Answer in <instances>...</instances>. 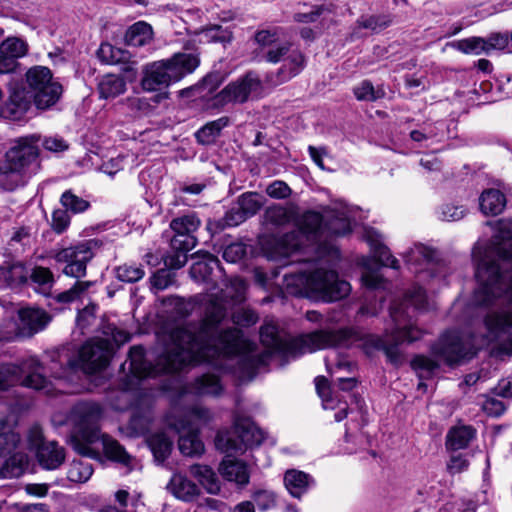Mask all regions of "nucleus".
Segmentation results:
<instances>
[{
    "instance_id": "obj_1",
    "label": "nucleus",
    "mask_w": 512,
    "mask_h": 512,
    "mask_svg": "<svg viewBox=\"0 0 512 512\" xmlns=\"http://www.w3.org/2000/svg\"><path fill=\"white\" fill-rule=\"evenodd\" d=\"M227 306L211 297L199 327H177L169 335V343L157 364L147 363L144 349L135 346L129 352V370L137 378L175 372L187 365L208 363L216 368L233 369L240 379H251L259 363L254 344L243 338L240 330L226 328Z\"/></svg>"
},
{
    "instance_id": "obj_2",
    "label": "nucleus",
    "mask_w": 512,
    "mask_h": 512,
    "mask_svg": "<svg viewBox=\"0 0 512 512\" xmlns=\"http://www.w3.org/2000/svg\"><path fill=\"white\" fill-rule=\"evenodd\" d=\"M357 214V208L348 207L343 202L335 203L327 216L328 223L323 227L319 213L306 212L298 220L297 231L275 241L269 255L275 260L288 257L301 247L311 246L318 254L315 263H305L284 275L283 284L288 293L324 302L340 300L350 293V284L339 279L334 269L325 267L326 262L334 263L339 258L338 249L325 239L330 234L350 232Z\"/></svg>"
},
{
    "instance_id": "obj_3",
    "label": "nucleus",
    "mask_w": 512,
    "mask_h": 512,
    "mask_svg": "<svg viewBox=\"0 0 512 512\" xmlns=\"http://www.w3.org/2000/svg\"><path fill=\"white\" fill-rule=\"evenodd\" d=\"M512 220L496 223V232L489 247L477 244L473 249L475 276L479 283L475 297L481 304L505 296L512 302ZM485 325L492 338L512 329V309L491 312Z\"/></svg>"
},
{
    "instance_id": "obj_4",
    "label": "nucleus",
    "mask_w": 512,
    "mask_h": 512,
    "mask_svg": "<svg viewBox=\"0 0 512 512\" xmlns=\"http://www.w3.org/2000/svg\"><path fill=\"white\" fill-rule=\"evenodd\" d=\"M72 418L75 425L70 442L78 454L98 458L102 449L108 458L128 463L129 456L125 449L109 436L101 434L98 426L101 408L98 404H78L73 410Z\"/></svg>"
},
{
    "instance_id": "obj_5",
    "label": "nucleus",
    "mask_w": 512,
    "mask_h": 512,
    "mask_svg": "<svg viewBox=\"0 0 512 512\" xmlns=\"http://www.w3.org/2000/svg\"><path fill=\"white\" fill-rule=\"evenodd\" d=\"M265 440V432L250 418L236 416L233 430H221L215 438L216 448L228 456L219 465L220 475L240 487L249 483L250 472L245 462L231 459L230 455L241 453L248 446L259 445Z\"/></svg>"
},
{
    "instance_id": "obj_6",
    "label": "nucleus",
    "mask_w": 512,
    "mask_h": 512,
    "mask_svg": "<svg viewBox=\"0 0 512 512\" xmlns=\"http://www.w3.org/2000/svg\"><path fill=\"white\" fill-rule=\"evenodd\" d=\"M409 305L418 310L426 308L427 297L421 287H413L402 303L391 306L390 317L394 323L391 333L386 332L383 338L368 335L363 339L362 345L367 353L372 349H381L392 361H396L393 350L397 345L412 342L421 337L422 331L414 325L412 316L407 311Z\"/></svg>"
},
{
    "instance_id": "obj_7",
    "label": "nucleus",
    "mask_w": 512,
    "mask_h": 512,
    "mask_svg": "<svg viewBox=\"0 0 512 512\" xmlns=\"http://www.w3.org/2000/svg\"><path fill=\"white\" fill-rule=\"evenodd\" d=\"M199 63L195 53H176L169 59L152 62L143 69L141 87L147 92L160 91L191 74Z\"/></svg>"
},
{
    "instance_id": "obj_8",
    "label": "nucleus",
    "mask_w": 512,
    "mask_h": 512,
    "mask_svg": "<svg viewBox=\"0 0 512 512\" xmlns=\"http://www.w3.org/2000/svg\"><path fill=\"white\" fill-rule=\"evenodd\" d=\"M211 419V412L201 405H195L187 410L181 419H176L174 416L168 418L169 426L179 433L178 446L183 455L194 457L204 453L205 447L199 438V429L195 424H205Z\"/></svg>"
},
{
    "instance_id": "obj_9",
    "label": "nucleus",
    "mask_w": 512,
    "mask_h": 512,
    "mask_svg": "<svg viewBox=\"0 0 512 512\" xmlns=\"http://www.w3.org/2000/svg\"><path fill=\"white\" fill-rule=\"evenodd\" d=\"M41 364L35 357L21 362V365L2 364L0 366V390H4L16 383L35 390L43 391L47 395L53 394L52 384L41 374Z\"/></svg>"
},
{
    "instance_id": "obj_10",
    "label": "nucleus",
    "mask_w": 512,
    "mask_h": 512,
    "mask_svg": "<svg viewBox=\"0 0 512 512\" xmlns=\"http://www.w3.org/2000/svg\"><path fill=\"white\" fill-rule=\"evenodd\" d=\"M111 356L112 344L108 339L89 341L82 346L77 359H68V366L55 372V378H69L70 372L78 369L86 374L95 373L108 365Z\"/></svg>"
},
{
    "instance_id": "obj_11",
    "label": "nucleus",
    "mask_w": 512,
    "mask_h": 512,
    "mask_svg": "<svg viewBox=\"0 0 512 512\" xmlns=\"http://www.w3.org/2000/svg\"><path fill=\"white\" fill-rule=\"evenodd\" d=\"M26 81L36 106L47 109L54 105L62 94V86L53 79L51 71L44 66H35L26 73Z\"/></svg>"
},
{
    "instance_id": "obj_12",
    "label": "nucleus",
    "mask_w": 512,
    "mask_h": 512,
    "mask_svg": "<svg viewBox=\"0 0 512 512\" xmlns=\"http://www.w3.org/2000/svg\"><path fill=\"white\" fill-rule=\"evenodd\" d=\"M99 242L95 239L86 240L75 246L59 250L54 258L58 263H65L63 273L73 278H81L86 274L87 263L93 258Z\"/></svg>"
},
{
    "instance_id": "obj_13",
    "label": "nucleus",
    "mask_w": 512,
    "mask_h": 512,
    "mask_svg": "<svg viewBox=\"0 0 512 512\" xmlns=\"http://www.w3.org/2000/svg\"><path fill=\"white\" fill-rule=\"evenodd\" d=\"M39 137L30 135L16 140L5 154L4 161L0 163V177L15 174L24 168L38 155Z\"/></svg>"
},
{
    "instance_id": "obj_14",
    "label": "nucleus",
    "mask_w": 512,
    "mask_h": 512,
    "mask_svg": "<svg viewBox=\"0 0 512 512\" xmlns=\"http://www.w3.org/2000/svg\"><path fill=\"white\" fill-rule=\"evenodd\" d=\"M261 82L254 73H247L245 76L228 84L213 97V107L224 106L229 103H243L251 95L258 94Z\"/></svg>"
},
{
    "instance_id": "obj_15",
    "label": "nucleus",
    "mask_w": 512,
    "mask_h": 512,
    "mask_svg": "<svg viewBox=\"0 0 512 512\" xmlns=\"http://www.w3.org/2000/svg\"><path fill=\"white\" fill-rule=\"evenodd\" d=\"M434 257L435 252L422 244H415L404 255L406 264L419 280L438 277L443 270V264L436 262Z\"/></svg>"
},
{
    "instance_id": "obj_16",
    "label": "nucleus",
    "mask_w": 512,
    "mask_h": 512,
    "mask_svg": "<svg viewBox=\"0 0 512 512\" xmlns=\"http://www.w3.org/2000/svg\"><path fill=\"white\" fill-rule=\"evenodd\" d=\"M266 60L270 63L282 62L277 73V83H283L299 74L304 68V57L291 45H281L276 50L270 49L266 54Z\"/></svg>"
},
{
    "instance_id": "obj_17",
    "label": "nucleus",
    "mask_w": 512,
    "mask_h": 512,
    "mask_svg": "<svg viewBox=\"0 0 512 512\" xmlns=\"http://www.w3.org/2000/svg\"><path fill=\"white\" fill-rule=\"evenodd\" d=\"M351 337L350 330L317 331L303 335L298 342L301 353H312L333 346L348 345Z\"/></svg>"
},
{
    "instance_id": "obj_18",
    "label": "nucleus",
    "mask_w": 512,
    "mask_h": 512,
    "mask_svg": "<svg viewBox=\"0 0 512 512\" xmlns=\"http://www.w3.org/2000/svg\"><path fill=\"white\" fill-rule=\"evenodd\" d=\"M31 448L37 449V458L40 465L47 470L58 468L65 459L64 450L56 442H43L39 427H33L28 436Z\"/></svg>"
},
{
    "instance_id": "obj_19",
    "label": "nucleus",
    "mask_w": 512,
    "mask_h": 512,
    "mask_svg": "<svg viewBox=\"0 0 512 512\" xmlns=\"http://www.w3.org/2000/svg\"><path fill=\"white\" fill-rule=\"evenodd\" d=\"M200 226V220L189 214L172 220L170 227L177 234L171 241L173 248H181L189 251L196 245L194 237L190 236Z\"/></svg>"
},
{
    "instance_id": "obj_20",
    "label": "nucleus",
    "mask_w": 512,
    "mask_h": 512,
    "mask_svg": "<svg viewBox=\"0 0 512 512\" xmlns=\"http://www.w3.org/2000/svg\"><path fill=\"white\" fill-rule=\"evenodd\" d=\"M232 40V31L220 25H210L194 32L184 43L185 50H195L198 44H227Z\"/></svg>"
},
{
    "instance_id": "obj_21",
    "label": "nucleus",
    "mask_w": 512,
    "mask_h": 512,
    "mask_svg": "<svg viewBox=\"0 0 512 512\" xmlns=\"http://www.w3.org/2000/svg\"><path fill=\"white\" fill-rule=\"evenodd\" d=\"M433 352L449 364L456 363L470 354L463 348L461 338L456 332H448L443 335L439 343L433 348Z\"/></svg>"
},
{
    "instance_id": "obj_22",
    "label": "nucleus",
    "mask_w": 512,
    "mask_h": 512,
    "mask_svg": "<svg viewBox=\"0 0 512 512\" xmlns=\"http://www.w3.org/2000/svg\"><path fill=\"white\" fill-rule=\"evenodd\" d=\"M18 334L31 336L42 330L50 321L49 315L42 309L26 307L18 311Z\"/></svg>"
},
{
    "instance_id": "obj_23",
    "label": "nucleus",
    "mask_w": 512,
    "mask_h": 512,
    "mask_svg": "<svg viewBox=\"0 0 512 512\" xmlns=\"http://www.w3.org/2000/svg\"><path fill=\"white\" fill-rule=\"evenodd\" d=\"M364 238L371 248L373 258L382 266L399 268L398 260L391 255L389 249L382 243L381 235L372 228H366Z\"/></svg>"
},
{
    "instance_id": "obj_24",
    "label": "nucleus",
    "mask_w": 512,
    "mask_h": 512,
    "mask_svg": "<svg viewBox=\"0 0 512 512\" xmlns=\"http://www.w3.org/2000/svg\"><path fill=\"white\" fill-rule=\"evenodd\" d=\"M169 492L185 502L194 500L200 494V488L185 474L174 473L167 485Z\"/></svg>"
},
{
    "instance_id": "obj_25",
    "label": "nucleus",
    "mask_w": 512,
    "mask_h": 512,
    "mask_svg": "<svg viewBox=\"0 0 512 512\" xmlns=\"http://www.w3.org/2000/svg\"><path fill=\"white\" fill-rule=\"evenodd\" d=\"M16 424V416L0 415V455L11 454L19 443V436L13 431Z\"/></svg>"
},
{
    "instance_id": "obj_26",
    "label": "nucleus",
    "mask_w": 512,
    "mask_h": 512,
    "mask_svg": "<svg viewBox=\"0 0 512 512\" xmlns=\"http://www.w3.org/2000/svg\"><path fill=\"white\" fill-rule=\"evenodd\" d=\"M189 472L207 493L217 495L220 492L221 483L214 470L208 465L194 464L190 466Z\"/></svg>"
},
{
    "instance_id": "obj_27",
    "label": "nucleus",
    "mask_w": 512,
    "mask_h": 512,
    "mask_svg": "<svg viewBox=\"0 0 512 512\" xmlns=\"http://www.w3.org/2000/svg\"><path fill=\"white\" fill-rule=\"evenodd\" d=\"M314 484L313 478L300 470H287L284 475V485L295 498H300Z\"/></svg>"
},
{
    "instance_id": "obj_28",
    "label": "nucleus",
    "mask_w": 512,
    "mask_h": 512,
    "mask_svg": "<svg viewBox=\"0 0 512 512\" xmlns=\"http://www.w3.org/2000/svg\"><path fill=\"white\" fill-rule=\"evenodd\" d=\"M29 107V101L23 93L14 91L0 109V117L8 120H20Z\"/></svg>"
},
{
    "instance_id": "obj_29",
    "label": "nucleus",
    "mask_w": 512,
    "mask_h": 512,
    "mask_svg": "<svg viewBox=\"0 0 512 512\" xmlns=\"http://www.w3.org/2000/svg\"><path fill=\"white\" fill-rule=\"evenodd\" d=\"M193 257L199 258L190 269L192 278L197 281H207L215 268H219V260L208 252L198 251Z\"/></svg>"
},
{
    "instance_id": "obj_30",
    "label": "nucleus",
    "mask_w": 512,
    "mask_h": 512,
    "mask_svg": "<svg viewBox=\"0 0 512 512\" xmlns=\"http://www.w3.org/2000/svg\"><path fill=\"white\" fill-rule=\"evenodd\" d=\"M126 82L122 76L108 74L98 84L100 98L113 99L126 91Z\"/></svg>"
},
{
    "instance_id": "obj_31",
    "label": "nucleus",
    "mask_w": 512,
    "mask_h": 512,
    "mask_svg": "<svg viewBox=\"0 0 512 512\" xmlns=\"http://www.w3.org/2000/svg\"><path fill=\"white\" fill-rule=\"evenodd\" d=\"M153 39L151 25L144 21L134 23L125 33V42L131 46H144Z\"/></svg>"
},
{
    "instance_id": "obj_32",
    "label": "nucleus",
    "mask_w": 512,
    "mask_h": 512,
    "mask_svg": "<svg viewBox=\"0 0 512 512\" xmlns=\"http://www.w3.org/2000/svg\"><path fill=\"white\" fill-rule=\"evenodd\" d=\"M505 204L504 195L499 190L489 189L480 196V208L485 215L501 213Z\"/></svg>"
},
{
    "instance_id": "obj_33",
    "label": "nucleus",
    "mask_w": 512,
    "mask_h": 512,
    "mask_svg": "<svg viewBox=\"0 0 512 512\" xmlns=\"http://www.w3.org/2000/svg\"><path fill=\"white\" fill-rule=\"evenodd\" d=\"M475 435L471 426H457L452 428L447 435V446L453 450L465 448Z\"/></svg>"
},
{
    "instance_id": "obj_34",
    "label": "nucleus",
    "mask_w": 512,
    "mask_h": 512,
    "mask_svg": "<svg viewBox=\"0 0 512 512\" xmlns=\"http://www.w3.org/2000/svg\"><path fill=\"white\" fill-rule=\"evenodd\" d=\"M93 474V467L87 460H73L67 470V479L76 484L87 482Z\"/></svg>"
},
{
    "instance_id": "obj_35",
    "label": "nucleus",
    "mask_w": 512,
    "mask_h": 512,
    "mask_svg": "<svg viewBox=\"0 0 512 512\" xmlns=\"http://www.w3.org/2000/svg\"><path fill=\"white\" fill-rule=\"evenodd\" d=\"M148 445L158 462H163L172 450V441L163 432L151 435Z\"/></svg>"
},
{
    "instance_id": "obj_36",
    "label": "nucleus",
    "mask_w": 512,
    "mask_h": 512,
    "mask_svg": "<svg viewBox=\"0 0 512 512\" xmlns=\"http://www.w3.org/2000/svg\"><path fill=\"white\" fill-rule=\"evenodd\" d=\"M229 123L227 117H221L215 121L207 123L196 132L197 140L202 144H211L220 135V132Z\"/></svg>"
},
{
    "instance_id": "obj_37",
    "label": "nucleus",
    "mask_w": 512,
    "mask_h": 512,
    "mask_svg": "<svg viewBox=\"0 0 512 512\" xmlns=\"http://www.w3.org/2000/svg\"><path fill=\"white\" fill-rule=\"evenodd\" d=\"M28 465V458L24 454L12 455L0 469L3 478H16L21 476Z\"/></svg>"
},
{
    "instance_id": "obj_38",
    "label": "nucleus",
    "mask_w": 512,
    "mask_h": 512,
    "mask_svg": "<svg viewBox=\"0 0 512 512\" xmlns=\"http://www.w3.org/2000/svg\"><path fill=\"white\" fill-rule=\"evenodd\" d=\"M28 43L20 37H8L0 43V53L14 58L16 61L28 53Z\"/></svg>"
},
{
    "instance_id": "obj_39",
    "label": "nucleus",
    "mask_w": 512,
    "mask_h": 512,
    "mask_svg": "<svg viewBox=\"0 0 512 512\" xmlns=\"http://www.w3.org/2000/svg\"><path fill=\"white\" fill-rule=\"evenodd\" d=\"M264 197L255 192H248L241 195L238 199L239 208L248 216L255 215L264 205Z\"/></svg>"
},
{
    "instance_id": "obj_40",
    "label": "nucleus",
    "mask_w": 512,
    "mask_h": 512,
    "mask_svg": "<svg viewBox=\"0 0 512 512\" xmlns=\"http://www.w3.org/2000/svg\"><path fill=\"white\" fill-rule=\"evenodd\" d=\"M194 390L200 395H218L222 385L217 376L206 374L196 380Z\"/></svg>"
},
{
    "instance_id": "obj_41",
    "label": "nucleus",
    "mask_w": 512,
    "mask_h": 512,
    "mask_svg": "<svg viewBox=\"0 0 512 512\" xmlns=\"http://www.w3.org/2000/svg\"><path fill=\"white\" fill-rule=\"evenodd\" d=\"M281 34L278 30H260L255 35V42L262 47L263 49H266V53L270 49H277L281 45H289L288 43H282L281 41Z\"/></svg>"
},
{
    "instance_id": "obj_42",
    "label": "nucleus",
    "mask_w": 512,
    "mask_h": 512,
    "mask_svg": "<svg viewBox=\"0 0 512 512\" xmlns=\"http://www.w3.org/2000/svg\"><path fill=\"white\" fill-rule=\"evenodd\" d=\"M31 281L37 285L39 291L47 294L54 283V277L50 269L45 267H35L30 274Z\"/></svg>"
},
{
    "instance_id": "obj_43",
    "label": "nucleus",
    "mask_w": 512,
    "mask_h": 512,
    "mask_svg": "<svg viewBox=\"0 0 512 512\" xmlns=\"http://www.w3.org/2000/svg\"><path fill=\"white\" fill-rule=\"evenodd\" d=\"M98 58L106 64H117L127 58V53L109 43H102L97 51Z\"/></svg>"
},
{
    "instance_id": "obj_44",
    "label": "nucleus",
    "mask_w": 512,
    "mask_h": 512,
    "mask_svg": "<svg viewBox=\"0 0 512 512\" xmlns=\"http://www.w3.org/2000/svg\"><path fill=\"white\" fill-rule=\"evenodd\" d=\"M456 48L465 54L487 55L485 38L482 37H470L460 40L456 43Z\"/></svg>"
},
{
    "instance_id": "obj_45",
    "label": "nucleus",
    "mask_w": 512,
    "mask_h": 512,
    "mask_svg": "<svg viewBox=\"0 0 512 512\" xmlns=\"http://www.w3.org/2000/svg\"><path fill=\"white\" fill-rule=\"evenodd\" d=\"M369 259H363L362 266L364 271L362 273V283L368 289H379L384 287V280L379 274L378 269H372Z\"/></svg>"
},
{
    "instance_id": "obj_46",
    "label": "nucleus",
    "mask_w": 512,
    "mask_h": 512,
    "mask_svg": "<svg viewBox=\"0 0 512 512\" xmlns=\"http://www.w3.org/2000/svg\"><path fill=\"white\" fill-rule=\"evenodd\" d=\"M315 385L317 393L322 399V405L324 409H335L339 407V403H336L334 398L331 396V390L325 377H317L315 379Z\"/></svg>"
},
{
    "instance_id": "obj_47",
    "label": "nucleus",
    "mask_w": 512,
    "mask_h": 512,
    "mask_svg": "<svg viewBox=\"0 0 512 512\" xmlns=\"http://www.w3.org/2000/svg\"><path fill=\"white\" fill-rule=\"evenodd\" d=\"M61 203L73 213H81L89 207V203L83 198L78 197L71 191H66L61 196Z\"/></svg>"
},
{
    "instance_id": "obj_48",
    "label": "nucleus",
    "mask_w": 512,
    "mask_h": 512,
    "mask_svg": "<svg viewBox=\"0 0 512 512\" xmlns=\"http://www.w3.org/2000/svg\"><path fill=\"white\" fill-rule=\"evenodd\" d=\"M412 366L418 372L420 378H425L431 375L438 368L439 364L429 357L417 356L412 361Z\"/></svg>"
},
{
    "instance_id": "obj_49",
    "label": "nucleus",
    "mask_w": 512,
    "mask_h": 512,
    "mask_svg": "<svg viewBox=\"0 0 512 512\" xmlns=\"http://www.w3.org/2000/svg\"><path fill=\"white\" fill-rule=\"evenodd\" d=\"M354 95L361 101H374L382 97L383 92L381 90H375L369 81H363L354 88Z\"/></svg>"
},
{
    "instance_id": "obj_50",
    "label": "nucleus",
    "mask_w": 512,
    "mask_h": 512,
    "mask_svg": "<svg viewBox=\"0 0 512 512\" xmlns=\"http://www.w3.org/2000/svg\"><path fill=\"white\" fill-rule=\"evenodd\" d=\"M116 276L124 282H136L143 278L144 271L138 266L125 264L117 268Z\"/></svg>"
},
{
    "instance_id": "obj_51",
    "label": "nucleus",
    "mask_w": 512,
    "mask_h": 512,
    "mask_svg": "<svg viewBox=\"0 0 512 512\" xmlns=\"http://www.w3.org/2000/svg\"><path fill=\"white\" fill-rule=\"evenodd\" d=\"M89 281H77L72 288L57 296L59 302H71L79 298L91 286Z\"/></svg>"
},
{
    "instance_id": "obj_52",
    "label": "nucleus",
    "mask_w": 512,
    "mask_h": 512,
    "mask_svg": "<svg viewBox=\"0 0 512 512\" xmlns=\"http://www.w3.org/2000/svg\"><path fill=\"white\" fill-rule=\"evenodd\" d=\"M260 338L262 343L268 348L277 349L280 346L277 328L273 324H266L261 328Z\"/></svg>"
},
{
    "instance_id": "obj_53",
    "label": "nucleus",
    "mask_w": 512,
    "mask_h": 512,
    "mask_svg": "<svg viewBox=\"0 0 512 512\" xmlns=\"http://www.w3.org/2000/svg\"><path fill=\"white\" fill-rule=\"evenodd\" d=\"M291 192L290 187L281 180H275L266 187L267 195L274 199H286Z\"/></svg>"
},
{
    "instance_id": "obj_54",
    "label": "nucleus",
    "mask_w": 512,
    "mask_h": 512,
    "mask_svg": "<svg viewBox=\"0 0 512 512\" xmlns=\"http://www.w3.org/2000/svg\"><path fill=\"white\" fill-rule=\"evenodd\" d=\"M252 498L261 510L274 507L276 502L275 494L269 490H257L252 494Z\"/></svg>"
},
{
    "instance_id": "obj_55",
    "label": "nucleus",
    "mask_w": 512,
    "mask_h": 512,
    "mask_svg": "<svg viewBox=\"0 0 512 512\" xmlns=\"http://www.w3.org/2000/svg\"><path fill=\"white\" fill-rule=\"evenodd\" d=\"M126 104L135 114H146L152 108L149 99L146 97H128Z\"/></svg>"
},
{
    "instance_id": "obj_56",
    "label": "nucleus",
    "mask_w": 512,
    "mask_h": 512,
    "mask_svg": "<svg viewBox=\"0 0 512 512\" xmlns=\"http://www.w3.org/2000/svg\"><path fill=\"white\" fill-rule=\"evenodd\" d=\"M246 288V282L239 277H235L230 280V283L227 286V294H229L232 300L241 301L243 299Z\"/></svg>"
},
{
    "instance_id": "obj_57",
    "label": "nucleus",
    "mask_w": 512,
    "mask_h": 512,
    "mask_svg": "<svg viewBox=\"0 0 512 512\" xmlns=\"http://www.w3.org/2000/svg\"><path fill=\"white\" fill-rule=\"evenodd\" d=\"M487 55L494 50H503L508 46L509 38L505 34H491L485 39Z\"/></svg>"
},
{
    "instance_id": "obj_58",
    "label": "nucleus",
    "mask_w": 512,
    "mask_h": 512,
    "mask_svg": "<svg viewBox=\"0 0 512 512\" xmlns=\"http://www.w3.org/2000/svg\"><path fill=\"white\" fill-rule=\"evenodd\" d=\"M222 81L223 78L219 73L209 74L199 86L200 93L203 96L213 93L220 86Z\"/></svg>"
},
{
    "instance_id": "obj_59",
    "label": "nucleus",
    "mask_w": 512,
    "mask_h": 512,
    "mask_svg": "<svg viewBox=\"0 0 512 512\" xmlns=\"http://www.w3.org/2000/svg\"><path fill=\"white\" fill-rule=\"evenodd\" d=\"M7 281L9 285H17L27 280L25 267L21 263L13 264L7 271Z\"/></svg>"
},
{
    "instance_id": "obj_60",
    "label": "nucleus",
    "mask_w": 512,
    "mask_h": 512,
    "mask_svg": "<svg viewBox=\"0 0 512 512\" xmlns=\"http://www.w3.org/2000/svg\"><path fill=\"white\" fill-rule=\"evenodd\" d=\"M245 253L243 244L234 243L224 249L223 258L229 263H236L244 257Z\"/></svg>"
},
{
    "instance_id": "obj_61",
    "label": "nucleus",
    "mask_w": 512,
    "mask_h": 512,
    "mask_svg": "<svg viewBox=\"0 0 512 512\" xmlns=\"http://www.w3.org/2000/svg\"><path fill=\"white\" fill-rule=\"evenodd\" d=\"M233 323L240 326H250L257 322V315L250 309H240L232 316Z\"/></svg>"
},
{
    "instance_id": "obj_62",
    "label": "nucleus",
    "mask_w": 512,
    "mask_h": 512,
    "mask_svg": "<svg viewBox=\"0 0 512 512\" xmlns=\"http://www.w3.org/2000/svg\"><path fill=\"white\" fill-rule=\"evenodd\" d=\"M70 223V217L65 210H55L52 214V228L57 233L63 232Z\"/></svg>"
},
{
    "instance_id": "obj_63",
    "label": "nucleus",
    "mask_w": 512,
    "mask_h": 512,
    "mask_svg": "<svg viewBox=\"0 0 512 512\" xmlns=\"http://www.w3.org/2000/svg\"><path fill=\"white\" fill-rule=\"evenodd\" d=\"M481 405L483 411L491 416H499L505 410L503 403L494 398H485Z\"/></svg>"
},
{
    "instance_id": "obj_64",
    "label": "nucleus",
    "mask_w": 512,
    "mask_h": 512,
    "mask_svg": "<svg viewBox=\"0 0 512 512\" xmlns=\"http://www.w3.org/2000/svg\"><path fill=\"white\" fill-rule=\"evenodd\" d=\"M267 218L273 223L281 225L289 220V213L284 207L274 206L267 211Z\"/></svg>"
}]
</instances>
